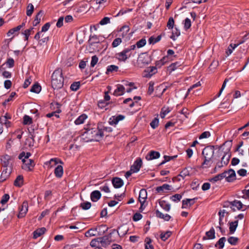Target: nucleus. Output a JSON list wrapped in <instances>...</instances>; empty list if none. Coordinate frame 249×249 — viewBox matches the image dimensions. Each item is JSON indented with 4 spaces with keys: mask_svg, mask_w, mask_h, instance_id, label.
<instances>
[{
    "mask_svg": "<svg viewBox=\"0 0 249 249\" xmlns=\"http://www.w3.org/2000/svg\"><path fill=\"white\" fill-rule=\"evenodd\" d=\"M103 127V123H100L98 124L97 127L87 129L82 135L83 139L87 142L99 141L104 136Z\"/></svg>",
    "mask_w": 249,
    "mask_h": 249,
    "instance_id": "1",
    "label": "nucleus"
},
{
    "mask_svg": "<svg viewBox=\"0 0 249 249\" xmlns=\"http://www.w3.org/2000/svg\"><path fill=\"white\" fill-rule=\"evenodd\" d=\"M62 70L61 69L55 70L52 76V86L54 89H58L63 86Z\"/></svg>",
    "mask_w": 249,
    "mask_h": 249,
    "instance_id": "2",
    "label": "nucleus"
},
{
    "mask_svg": "<svg viewBox=\"0 0 249 249\" xmlns=\"http://www.w3.org/2000/svg\"><path fill=\"white\" fill-rule=\"evenodd\" d=\"M214 152V147L213 146H207L203 150L202 154L204 157V160L202 165L204 167H209L211 166Z\"/></svg>",
    "mask_w": 249,
    "mask_h": 249,
    "instance_id": "3",
    "label": "nucleus"
},
{
    "mask_svg": "<svg viewBox=\"0 0 249 249\" xmlns=\"http://www.w3.org/2000/svg\"><path fill=\"white\" fill-rule=\"evenodd\" d=\"M131 56V53H129L128 50L124 49L122 52L116 54V57L119 60L125 61Z\"/></svg>",
    "mask_w": 249,
    "mask_h": 249,
    "instance_id": "4",
    "label": "nucleus"
},
{
    "mask_svg": "<svg viewBox=\"0 0 249 249\" xmlns=\"http://www.w3.org/2000/svg\"><path fill=\"white\" fill-rule=\"evenodd\" d=\"M111 233L107 235H105L102 237L98 238L99 242L101 243L102 246L104 247H106L108 245L110 244V243L111 242Z\"/></svg>",
    "mask_w": 249,
    "mask_h": 249,
    "instance_id": "5",
    "label": "nucleus"
},
{
    "mask_svg": "<svg viewBox=\"0 0 249 249\" xmlns=\"http://www.w3.org/2000/svg\"><path fill=\"white\" fill-rule=\"evenodd\" d=\"M149 63V61L148 60V56L147 55H142L140 56L137 60L138 65L141 68L144 67Z\"/></svg>",
    "mask_w": 249,
    "mask_h": 249,
    "instance_id": "6",
    "label": "nucleus"
},
{
    "mask_svg": "<svg viewBox=\"0 0 249 249\" xmlns=\"http://www.w3.org/2000/svg\"><path fill=\"white\" fill-rule=\"evenodd\" d=\"M28 204L27 201H24L19 208V213L18 214V218L23 217L28 211Z\"/></svg>",
    "mask_w": 249,
    "mask_h": 249,
    "instance_id": "7",
    "label": "nucleus"
},
{
    "mask_svg": "<svg viewBox=\"0 0 249 249\" xmlns=\"http://www.w3.org/2000/svg\"><path fill=\"white\" fill-rule=\"evenodd\" d=\"M223 173H226V176L225 178H226L227 181L231 182L235 179L236 174L233 169H230L228 171H225Z\"/></svg>",
    "mask_w": 249,
    "mask_h": 249,
    "instance_id": "8",
    "label": "nucleus"
},
{
    "mask_svg": "<svg viewBox=\"0 0 249 249\" xmlns=\"http://www.w3.org/2000/svg\"><path fill=\"white\" fill-rule=\"evenodd\" d=\"M142 165V160L141 158H138L131 166V169L133 173L138 172Z\"/></svg>",
    "mask_w": 249,
    "mask_h": 249,
    "instance_id": "9",
    "label": "nucleus"
},
{
    "mask_svg": "<svg viewBox=\"0 0 249 249\" xmlns=\"http://www.w3.org/2000/svg\"><path fill=\"white\" fill-rule=\"evenodd\" d=\"M157 71L156 67H149L144 71V77L147 78L151 77Z\"/></svg>",
    "mask_w": 249,
    "mask_h": 249,
    "instance_id": "10",
    "label": "nucleus"
},
{
    "mask_svg": "<svg viewBox=\"0 0 249 249\" xmlns=\"http://www.w3.org/2000/svg\"><path fill=\"white\" fill-rule=\"evenodd\" d=\"M192 168L190 167H188L184 168L180 173V174L178 175V176L176 177L178 180H180V178H178L179 177H182V178H184L186 176H189L190 175V172L192 170Z\"/></svg>",
    "mask_w": 249,
    "mask_h": 249,
    "instance_id": "11",
    "label": "nucleus"
},
{
    "mask_svg": "<svg viewBox=\"0 0 249 249\" xmlns=\"http://www.w3.org/2000/svg\"><path fill=\"white\" fill-rule=\"evenodd\" d=\"M124 118V116L122 115H119L117 116H112L109 119V124L111 125L116 124L119 121L123 120Z\"/></svg>",
    "mask_w": 249,
    "mask_h": 249,
    "instance_id": "12",
    "label": "nucleus"
},
{
    "mask_svg": "<svg viewBox=\"0 0 249 249\" xmlns=\"http://www.w3.org/2000/svg\"><path fill=\"white\" fill-rule=\"evenodd\" d=\"M24 26L25 23L23 22L21 25H19L16 27L10 29L7 33V36L10 37L12 35H16L17 32H18Z\"/></svg>",
    "mask_w": 249,
    "mask_h": 249,
    "instance_id": "13",
    "label": "nucleus"
},
{
    "mask_svg": "<svg viewBox=\"0 0 249 249\" xmlns=\"http://www.w3.org/2000/svg\"><path fill=\"white\" fill-rule=\"evenodd\" d=\"M160 157V154L159 152L155 151H151L149 154H148L146 157L145 159L148 160H152L154 159H156L159 158Z\"/></svg>",
    "mask_w": 249,
    "mask_h": 249,
    "instance_id": "14",
    "label": "nucleus"
},
{
    "mask_svg": "<svg viewBox=\"0 0 249 249\" xmlns=\"http://www.w3.org/2000/svg\"><path fill=\"white\" fill-rule=\"evenodd\" d=\"M230 205H231V208L233 211H235V209L234 207H236L237 210H240L242 208L243 206L242 202L238 200H234L233 201L231 202Z\"/></svg>",
    "mask_w": 249,
    "mask_h": 249,
    "instance_id": "15",
    "label": "nucleus"
},
{
    "mask_svg": "<svg viewBox=\"0 0 249 249\" xmlns=\"http://www.w3.org/2000/svg\"><path fill=\"white\" fill-rule=\"evenodd\" d=\"M147 198V192L145 189H141L140 191L139 200L140 202L143 204Z\"/></svg>",
    "mask_w": 249,
    "mask_h": 249,
    "instance_id": "16",
    "label": "nucleus"
},
{
    "mask_svg": "<svg viewBox=\"0 0 249 249\" xmlns=\"http://www.w3.org/2000/svg\"><path fill=\"white\" fill-rule=\"evenodd\" d=\"M58 163L61 164H63V161L57 158L51 159L49 161L46 163V164H48L50 168H52L53 166L57 165Z\"/></svg>",
    "mask_w": 249,
    "mask_h": 249,
    "instance_id": "17",
    "label": "nucleus"
},
{
    "mask_svg": "<svg viewBox=\"0 0 249 249\" xmlns=\"http://www.w3.org/2000/svg\"><path fill=\"white\" fill-rule=\"evenodd\" d=\"M97 228H91L89 229L85 233V235L87 237H90L92 236H95L100 235V233H96Z\"/></svg>",
    "mask_w": 249,
    "mask_h": 249,
    "instance_id": "18",
    "label": "nucleus"
},
{
    "mask_svg": "<svg viewBox=\"0 0 249 249\" xmlns=\"http://www.w3.org/2000/svg\"><path fill=\"white\" fill-rule=\"evenodd\" d=\"M101 197V194L100 191L95 190L93 191L90 194L91 200L93 202L98 200Z\"/></svg>",
    "mask_w": 249,
    "mask_h": 249,
    "instance_id": "19",
    "label": "nucleus"
},
{
    "mask_svg": "<svg viewBox=\"0 0 249 249\" xmlns=\"http://www.w3.org/2000/svg\"><path fill=\"white\" fill-rule=\"evenodd\" d=\"M112 183L113 186L116 188H120L124 184L123 180L119 178H113L112 180Z\"/></svg>",
    "mask_w": 249,
    "mask_h": 249,
    "instance_id": "20",
    "label": "nucleus"
},
{
    "mask_svg": "<svg viewBox=\"0 0 249 249\" xmlns=\"http://www.w3.org/2000/svg\"><path fill=\"white\" fill-rule=\"evenodd\" d=\"M124 90L125 88L124 86L118 85L117 88L114 91L113 94L116 96L122 95L124 93Z\"/></svg>",
    "mask_w": 249,
    "mask_h": 249,
    "instance_id": "21",
    "label": "nucleus"
},
{
    "mask_svg": "<svg viewBox=\"0 0 249 249\" xmlns=\"http://www.w3.org/2000/svg\"><path fill=\"white\" fill-rule=\"evenodd\" d=\"M196 199V198H194L193 199H186V200H183L182 201V208H186L189 205L191 206L193 205L195 203V200Z\"/></svg>",
    "mask_w": 249,
    "mask_h": 249,
    "instance_id": "22",
    "label": "nucleus"
},
{
    "mask_svg": "<svg viewBox=\"0 0 249 249\" xmlns=\"http://www.w3.org/2000/svg\"><path fill=\"white\" fill-rule=\"evenodd\" d=\"M156 215L157 217L163 219L166 221H169L171 218V216L169 214H163L160 212L159 210H157L156 211Z\"/></svg>",
    "mask_w": 249,
    "mask_h": 249,
    "instance_id": "23",
    "label": "nucleus"
},
{
    "mask_svg": "<svg viewBox=\"0 0 249 249\" xmlns=\"http://www.w3.org/2000/svg\"><path fill=\"white\" fill-rule=\"evenodd\" d=\"M54 174L58 178L62 177L63 174V168L62 165H58L54 170Z\"/></svg>",
    "mask_w": 249,
    "mask_h": 249,
    "instance_id": "24",
    "label": "nucleus"
},
{
    "mask_svg": "<svg viewBox=\"0 0 249 249\" xmlns=\"http://www.w3.org/2000/svg\"><path fill=\"white\" fill-rule=\"evenodd\" d=\"M46 230L45 228H41L37 229L34 232L33 237L36 239L45 233Z\"/></svg>",
    "mask_w": 249,
    "mask_h": 249,
    "instance_id": "25",
    "label": "nucleus"
},
{
    "mask_svg": "<svg viewBox=\"0 0 249 249\" xmlns=\"http://www.w3.org/2000/svg\"><path fill=\"white\" fill-rule=\"evenodd\" d=\"M226 176V173H222L221 174H218L213 178H211L210 179V181L211 182H215L218 180H220L222 179L223 178H225V177Z\"/></svg>",
    "mask_w": 249,
    "mask_h": 249,
    "instance_id": "26",
    "label": "nucleus"
},
{
    "mask_svg": "<svg viewBox=\"0 0 249 249\" xmlns=\"http://www.w3.org/2000/svg\"><path fill=\"white\" fill-rule=\"evenodd\" d=\"M206 235L207 236L206 238V237H203V239H213L215 238V231L213 228H211L210 230L206 233Z\"/></svg>",
    "mask_w": 249,
    "mask_h": 249,
    "instance_id": "27",
    "label": "nucleus"
},
{
    "mask_svg": "<svg viewBox=\"0 0 249 249\" xmlns=\"http://www.w3.org/2000/svg\"><path fill=\"white\" fill-rule=\"evenodd\" d=\"M231 156V154L229 152L225 153L223 156L221 161L224 164V165H227L228 164Z\"/></svg>",
    "mask_w": 249,
    "mask_h": 249,
    "instance_id": "28",
    "label": "nucleus"
},
{
    "mask_svg": "<svg viewBox=\"0 0 249 249\" xmlns=\"http://www.w3.org/2000/svg\"><path fill=\"white\" fill-rule=\"evenodd\" d=\"M238 221L235 220L233 222H231L230 223V232L231 234H232L236 230V229L238 226Z\"/></svg>",
    "mask_w": 249,
    "mask_h": 249,
    "instance_id": "29",
    "label": "nucleus"
},
{
    "mask_svg": "<svg viewBox=\"0 0 249 249\" xmlns=\"http://www.w3.org/2000/svg\"><path fill=\"white\" fill-rule=\"evenodd\" d=\"M23 177L21 175L18 176L14 181L15 186L20 187L23 185Z\"/></svg>",
    "mask_w": 249,
    "mask_h": 249,
    "instance_id": "30",
    "label": "nucleus"
},
{
    "mask_svg": "<svg viewBox=\"0 0 249 249\" xmlns=\"http://www.w3.org/2000/svg\"><path fill=\"white\" fill-rule=\"evenodd\" d=\"M87 118V116L85 114L80 115L76 119L74 123L76 125H79L84 123L85 120Z\"/></svg>",
    "mask_w": 249,
    "mask_h": 249,
    "instance_id": "31",
    "label": "nucleus"
},
{
    "mask_svg": "<svg viewBox=\"0 0 249 249\" xmlns=\"http://www.w3.org/2000/svg\"><path fill=\"white\" fill-rule=\"evenodd\" d=\"M22 162L24 164L27 166V168L30 170L31 167H34L35 165L34 161L31 159L26 160L25 159H23Z\"/></svg>",
    "mask_w": 249,
    "mask_h": 249,
    "instance_id": "32",
    "label": "nucleus"
},
{
    "mask_svg": "<svg viewBox=\"0 0 249 249\" xmlns=\"http://www.w3.org/2000/svg\"><path fill=\"white\" fill-rule=\"evenodd\" d=\"M182 64H183V62H182V61L176 62L175 63L171 64L169 66L168 68H169V69L170 70H171V71H174L176 69H177L178 67L181 66Z\"/></svg>",
    "mask_w": 249,
    "mask_h": 249,
    "instance_id": "33",
    "label": "nucleus"
},
{
    "mask_svg": "<svg viewBox=\"0 0 249 249\" xmlns=\"http://www.w3.org/2000/svg\"><path fill=\"white\" fill-rule=\"evenodd\" d=\"M170 190V186L167 184H164L161 186L158 187L156 190L158 192L160 193L163 192L164 190Z\"/></svg>",
    "mask_w": 249,
    "mask_h": 249,
    "instance_id": "34",
    "label": "nucleus"
},
{
    "mask_svg": "<svg viewBox=\"0 0 249 249\" xmlns=\"http://www.w3.org/2000/svg\"><path fill=\"white\" fill-rule=\"evenodd\" d=\"M145 244V249H153V246L151 244L152 243V240L149 238L146 237L144 241Z\"/></svg>",
    "mask_w": 249,
    "mask_h": 249,
    "instance_id": "35",
    "label": "nucleus"
},
{
    "mask_svg": "<svg viewBox=\"0 0 249 249\" xmlns=\"http://www.w3.org/2000/svg\"><path fill=\"white\" fill-rule=\"evenodd\" d=\"M172 232L170 231H167L165 232H161L160 235V237L162 240L166 241L171 235Z\"/></svg>",
    "mask_w": 249,
    "mask_h": 249,
    "instance_id": "36",
    "label": "nucleus"
},
{
    "mask_svg": "<svg viewBox=\"0 0 249 249\" xmlns=\"http://www.w3.org/2000/svg\"><path fill=\"white\" fill-rule=\"evenodd\" d=\"M160 207L166 211H169L170 209V204L167 203L165 201H161L159 202Z\"/></svg>",
    "mask_w": 249,
    "mask_h": 249,
    "instance_id": "37",
    "label": "nucleus"
},
{
    "mask_svg": "<svg viewBox=\"0 0 249 249\" xmlns=\"http://www.w3.org/2000/svg\"><path fill=\"white\" fill-rule=\"evenodd\" d=\"M41 87L37 84H34L30 89V91L33 92L38 93L41 90Z\"/></svg>",
    "mask_w": 249,
    "mask_h": 249,
    "instance_id": "38",
    "label": "nucleus"
},
{
    "mask_svg": "<svg viewBox=\"0 0 249 249\" xmlns=\"http://www.w3.org/2000/svg\"><path fill=\"white\" fill-rule=\"evenodd\" d=\"M34 5L32 3H29L27 7L26 10V14L28 16H31L34 11Z\"/></svg>",
    "mask_w": 249,
    "mask_h": 249,
    "instance_id": "39",
    "label": "nucleus"
},
{
    "mask_svg": "<svg viewBox=\"0 0 249 249\" xmlns=\"http://www.w3.org/2000/svg\"><path fill=\"white\" fill-rule=\"evenodd\" d=\"M226 241V238L225 237H221L219 239L218 241L216 243L215 246L217 247L218 246L219 249H222L224 246V243Z\"/></svg>",
    "mask_w": 249,
    "mask_h": 249,
    "instance_id": "40",
    "label": "nucleus"
},
{
    "mask_svg": "<svg viewBox=\"0 0 249 249\" xmlns=\"http://www.w3.org/2000/svg\"><path fill=\"white\" fill-rule=\"evenodd\" d=\"M118 67L114 65L108 66L107 68L106 73L108 74L109 72L113 71H117L118 70Z\"/></svg>",
    "mask_w": 249,
    "mask_h": 249,
    "instance_id": "41",
    "label": "nucleus"
},
{
    "mask_svg": "<svg viewBox=\"0 0 249 249\" xmlns=\"http://www.w3.org/2000/svg\"><path fill=\"white\" fill-rule=\"evenodd\" d=\"M161 39V36H158L157 37L154 36H151L148 39V42L149 44H155L159 42Z\"/></svg>",
    "mask_w": 249,
    "mask_h": 249,
    "instance_id": "42",
    "label": "nucleus"
},
{
    "mask_svg": "<svg viewBox=\"0 0 249 249\" xmlns=\"http://www.w3.org/2000/svg\"><path fill=\"white\" fill-rule=\"evenodd\" d=\"M239 239L236 237L231 236L228 239V242L231 245H235L237 244Z\"/></svg>",
    "mask_w": 249,
    "mask_h": 249,
    "instance_id": "43",
    "label": "nucleus"
},
{
    "mask_svg": "<svg viewBox=\"0 0 249 249\" xmlns=\"http://www.w3.org/2000/svg\"><path fill=\"white\" fill-rule=\"evenodd\" d=\"M43 14V12L42 11H40L36 15L35 19L34 20V22L35 23V25L38 24L41 20V18Z\"/></svg>",
    "mask_w": 249,
    "mask_h": 249,
    "instance_id": "44",
    "label": "nucleus"
},
{
    "mask_svg": "<svg viewBox=\"0 0 249 249\" xmlns=\"http://www.w3.org/2000/svg\"><path fill=\"white\" fill-rule=\"evenodd\" d=\"M128 231L127 229L124 228L123 227L119 228L118 233L120 236H123L125 235Z\"/></svg>",
    "mask_w": 249,
    "mask_h": 249,
    "instance_id": "45",
    "label": "nucleus"
},
{
    "mask_svg": "<svg viewBox=\"0 0 249 249\" xmlns=\"http://www.w3.org/2000/svg\"><path fill=\"white\" fill-rule=\"evenodd\" d=\"M239 44H231L230 46L228 47V51L226 52L227 55H229L231 54L233 50L238 46Z\"/></svg>",
    "mask_w": 249,
    "mask_h": 249,
    "instance_id": "46",
    "label": "nucleus"
},
{
    "mask_svg": "<svg viewBox=\"0 0 249 249\" xmlns=\"http://www.w3.org/2000/svg\"><path fill=\"white\" fill-rule=\"evenodd\" d=\"M61 112L60 110H57L56 111L52 112L51 113H49L46 114V117L48 118H51L52 117H55L56 118H58L59 117V115L58 114Z\"/></svg>",
    "mask_w": 249,
    "mask_h": 249,
    "instance_id": "47",
    "label": "nucleus"
},
{
    "mask_svg": "<svg viewBox=\"0 0 249 249\" xmlns=\"http://www.w3.org/2000/svg\"><path fill=\"white\" fill-rule=\"evenodd\" d=\"M31 153L29 152L25 153L24 152H21L18 158L22 160L23 159L26 160L29 159V157L31 156Z\"/></svg>",
    "mask_w": 249,
    "mask_h": 249,
    "instance_id": "48",
    "label": "nucleus"
},
{
    "mask_svg": "<svg viewBox=\"0 0 249 249\" xmlns=\"http://www.w3.org/2000/svg\"><path fill=\"white\" fill-rule=\"evenodd\" d=\"M33 29V28H30V29L25 30L22 33L25 36V40H28L29 36L32 34Z\"/></svg>",
    "mask_w": 249,
    "mask_h": 249,
    "instance_id": "49",
    "label": "nucleus"
},
{
    "mask_svg": "<svg viewBox=\"0 0 249 249\" xmlns=\"http://www.w3.org/2000/svg\"><path fill=\"white\" fill-rule=\"evenodd\" d=\"M91 206V203L89 202H84L80 204V207L85 210L89 209Z\"/></svg>",
    "mask_w": 249,
    "mask_h": 249,
    "instance_id": "50",
    "label": "nucleus"
},
{
    "mask_svg": "<svg viewBox=\"0 0 249 249\" xmlns=\"http://www.w3.org/2000/svg\"><path fill=\"white\" fill-rule=\"evenodd\" d=\"M80 85V84L79 82H75L71 85V89L73 91H76L79 89Z\"/></svg>",
    "mask_w": 249,
    "mask_h": 249,
    "instance_id": "51",
    "label": "nucleus"
},
{
    "mask_svg": "<svg viewBox=\"0 0 249 249\" xmlns=\"http://www.w3.org/2000/svg\"><path fill=\"white\" fill-rule=\"evenodd\" d=\"M159 119L157 118H155L150 123V126L153 129L156 128L159 125Z\"/></svg>",
    "mask_w": 249,
    "mask_h": 249,
    "instance_id": "52",
    "label": "nucleus"
},
{
    "mask_svg": "<svg viewBox=\"0 0 249 249\" xmlns=\"http://www.w3.org/2000/svg\"><path fill=\"white\" fill-rule=\"evenodd\" d=\"M32 118L28 116V115H25L23 117V124H32Z\"/></svg>",
    "mask_w": 249,
    "mask_h": 249,
    "instance_id": "53",
    "label": "nucleus"
},
{
    "mask_svg": "<svg viewBox=\"0 0 249 249\" xmlns=\"http://www.w3.org/2000/svg\"><path fill=\"white\" fill-rule=\"evenodd\" d=\"M177 157V156H172V157H170V156H164V160H163L160 163V165H162V164H164L165 163H166V162L167 161H170V160H173L175 158H176V157Z\"/></svg>",
    "mask_w": 249,
    "mask_h": 249,
    "instance_id": "54",
    "label": "nucleus"
},
{
    "mask_svg": "<svg viewBox=\"0 0 249 249\" xmlns=\"http://www.w3.org/2000/svg\"><path fill=\"white\" fill-rule=\"evenodd\" d=\"M146 40L145 39L142 38L139 41H138L136 43V46L138 48H140L141 47H143L146 44Z\"/></svg>",
    "mask_w": 249,
    "mask_h": 249,
    "instance_id": "55",
    "label": "nucleus"
},
{
    "mask_svg": "<svg viewBox=\"0 0 249 249\" xmlns=\"http://www.w3.org/2000/svg\"><path fill=\"white\" fill-rule=\"evenodd\" d=\"M174 25V20L172 17H170L168 21L167 27L169 29H173Z\"/></svg>",
    "mask_w": 249,
    "mask_h": 249,
    "instance_id": "56",
    "label": "nucleus"
},
{
    "mask_svg": "<svg viewBox=\"0 0 249 249\" xmlns=\"http://www.w3.org/2000/svg\"><path fill=\"white\" fill-rule=\"evenodd\" d=\"M122 42V39L121 38H117L115 39L112 43V46L113 48L119 46Z\"/></svg>",
    "mask_w": 249,
    "mask_h": 249,
    "instance_id": "57",
    "label": "nucleus"
},
{
    "mask_svg": "<svg viewBox=\"0 0 249 249\" xmlns=\"http://www.w3.org/2000/svg\"><path fill=\"white\" fill-rule=\"evenodd\" d=\"M5 63L8 68H11L14 67L15 62L13 58H9L7 59Z\"/></svg>",
    "mask_w": 249,
    "mask_h": 249,
    "instance_id": "58",
    "label": "nucleus"
},
{
    "mask_svg": "<svg viewBox=\"0 0 249 249\" xmlns=\"http://www.w3.org/2000/svg\"><path fill=\"white\" fill-rule=\"evenodd\" d=\"M170 111V110L169 109V108L164 107L162 108L161 109V112L160 113V117L162 118H164L166 114H167L168 113H169Z\"/></svg>",
    "mask_w": 249,
    "mask_h": 249,
    "instance_id": "59",
    "label": "nucleus"
},
{
    "mask_svg": "<svg viewBox=\"0 0 249 249\" xmlns=\"http://www.w3.org/2000/svg\"><path fill=\"white\" fill-rule=\"evenodd\" d=\"M166 59L167 57H163L161 59L156 62V66L158 67H161L165 63Z\"/></svg>",
    "mask_w": 249,
    "mask_h": 249,
    "instance_id": "60",
    "label": "nucleus"
},
{
    "mask_svg": "<svg viewBox=\"0 0 249 249\" xmlns=\"http://www.w3.org/2000/svg\"><path fill=\"white\" fill-rule=\"evenodd\" d=\"M191 26V20L188 18H186L184 20V28L185 30H188L190 28Z\"/></svg>",
    "mask_w": 249,
    "mask_h": 249,
    "instance_id": "61",
    "label": "nucleus"
},
{
    "mask_svg": "<svg viewBox=\"0 0 249 249\" xmlns=\"http://www.w3.org/2000/svg\"><path fill=\"white\" fill-rule=\"evenodd\" d=\"M211 136V133L209 131H205L203 132L199 137V139L208 138Z\"/></svg>",
    "mask_w": 249,
    "mask_h": 249,
    "instance_id": "62",
    "label": "nucleus"
},
{
    "mask_svg": "<svg viewBox=\"0 0 249 249\" xmlns=\"http://www.w3.org/2000/svg\"><path fill=\"white\" fill-rule=\"evenodd\" d=\"M9 198H10V197H9V195H8V194L4 195L1 198V199L0 200V203L2 204H5L9 199Z\"/></svg>",
    "mask_w": 249,
    "mask_h": 249,
    "instance_id": "63",
    "label": "nucleus"
},
{
    "mask_svg": "<svg viewBox=\"0 0 249 249\" xmlns=\"http://www.w3.org/2000/svg\"><path fill=\"white\" fill-rule=\"evenodd\" d=\"M98 61V58L96 55H94L91 57V61L90 63V65L92 67H94V66L97 63Z\"/></svg>",
    "mask_w": 249,
    "mask_h": 249,
    "instance_id": "64",
    "label": "nucleus"
}]
</instances>
